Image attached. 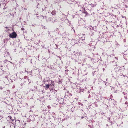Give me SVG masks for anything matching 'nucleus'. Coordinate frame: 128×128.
<instances>
[{
  "label": "nucleus",
  "mask_w": 128,
  "mask_h": 128,
  "mask_svg": "<svg viewBox=\"0 0 128 128\" xmlns=\"http://www.w3.org/2000/svg\"><path fill=\"white\" fill-rule=\"evenodd\" d=\"M17 36V34L15 32H12L9 35V37L12 38H16Z\"/></svg>",
  "instance_id": "f257e3e1"
},
{
  "label": "nucleus",
  "mask_w": 128,
  "mask_h": 128,
  "mask_svg": "<svg viewBox=\"0 0 128 128\" xmlns=\"http://www.w3.org/2000/svg\"><path fill=\"white\" fill-rule=\"evenodd\" d=\"M91 3L89 5L91 6L92 7H94L96 6V4L94 0H91Z\"/></svg>",
  "instance_id": "f03ea898"
},
{
  "label": "nucleus",
  "mask_w": 128,
  "mask_h": 128,
  "mask_svg": "<svg viewBox=\"0 0 128 128\" xmlns=\"http://www.w3.org/2000/svg\"><path fill=\"white\" fill-rule=\"evenodd\" d=\"M51 13L52 15L54 16L56 14V11H53L51 12Z\"/></svg>",
  "instance_id": "7ed1b4c3"
},
{
  "label": "nucleus",
  "mask_w": 128,
  "mask_h": 128,
  "mask_svg": "<svg viewBox=\"0 0 128 128\" xmlns=\"http://www.w3.org/2000/svg\"><path fill=\"white\" fill-rule=\"evenodd\" d=\"M84 13L86 14V16L88 14V13L86 11V10L85 9V8H84Z\"/></svg>",
  "instance_id": "20e7f679"
},
{
  "label": "nucleus",
  "mask_w": 128,
  "mask_h": 128,
  "mask_svg": "<svg viewBox=\"0 0 128 128\" xmlns=\"http://www.w3.org/2000/svg\"><path fill=\"white\" fill-rule=\"evenodd\" d=\"M49 86L48 84H46V85L45 87V88L48 89L49 88Z\"/></svg>",
  "instance_id": "39448f33"
},
{
  "label": "nucleus",
  "mask_w": 128,
  "mask_h": 128,
  "mask_svg": "<svg viewBox=\"0 0 128 128\" xmlns=\"http://www.w3.org/2000/svg\"><path fill=\"white\" fill-rule=\"evenodd\" d=\"M125 104H128V102H125Z\"/></svg>",
  "instance_id": "423d86ee"
},
{
  "label": "nucleus",
  "mask_w": 128,
  "mask_h": 128,
  "mask_svg": "<svg viewBox=\"0 0 128 128\" xmlns=\"http://www.w3.org/2000/svg\"><path fill=\"white\" fill-rule=\"evenodd\" d=\"M24 30V28H21V30Z\"/></svg>",
  "instance_id": "0eeeda50"
},
{
  "label": "nucleus",
  "mask_w": 128,
  "mask_h": 128,
  "mask_svg": "<svg viewBox=\"0 0 128 128\" xmlns=\"http://www.w3.org/2000/svg\"><path fill=\"white\" fill-rule=\"evenodd\" d=\"M11 118L12 117H10V119H11Z\"/></svg>",
  "instance_id": "6e6552de"
}]
</instances>
